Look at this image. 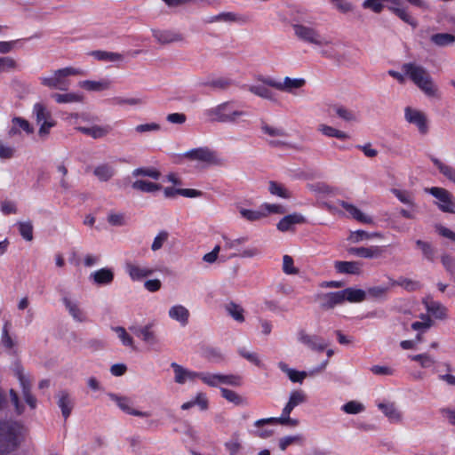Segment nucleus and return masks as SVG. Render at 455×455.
Returning a JSON list of instances; mask_svg holds the SVG:
<instances>
[{
  "label": "nucleus",
  "mask_w": 455,
  "mask_h": 455,
  "mask_svg": "<svg viewBox=\"0 0 455 455\" xmlns=\"http://www.w3.org/2000/svg\"><path fill=\"white\" fill-rule=\"evenodd\" d=\"M152 324L148 323L145 326H132L130 330L139 338H140L146 344L154 347L158 344V338L156 332L152 330Z\"/></svg>",
  "instance_id": "nucleus-15"
},
{
  "label": "nucleus",
  "mask_w": 455,
  "mask_h": 455,
  "mask_svg": "<svg viewBox=\"0 0 455 455\" xmlns=\"http://www.w3.org/2000/svg\"><path fill=\"white\" fill-rule=\"evenodd\" d=\"M339 204L342 206L348 213L349 215L356 220L357 221L364 224H372L373 220L371 216L366 215L363 212H361L356 206L354 204H351L349 203H347L345 201H339Z\"/></svg>",
  "instance_id": "nucleus-27"
},
{
  "label": "nucleus",
  "mask_w": 455,
  "mask_h": 455,
  "mask_svg": "<svg viewBox=\"0 0 455 455\" xmlns=\"http://www.w3.org/2000/svg\"><path fill=\"white\" fill-rule=\"evenodd\" d=\"M298 340L312 350L322 352L327 347V343L319 336L309 335L301 330L298 332Z\"/></svg>",
  "instance_id": "nucleus-14"
},
{
  "label": "nucleus",
  "mask_w": 455,
  "mask_h": 455,
  "mask_svg": "<svg viewBox=\"0 0 455 455\" xmlns=\"http://www.w3.org/2000/svg\"><path fill=\"white\" fill-rule=\"evenodd\" d=\"M200 380L212 387H217L221 385L239 387L242 384V379L238 375L212 373L207 371H201Z\"/></svg>",
  "instance_id": "nucleus-8"
},
{
  "label": "nucleus",
  "mask_w": 455,
  "mask_h": 455,
  "mask_svg": "<svg viewBox=\"0 0 455 455\" xmlns=\"http://www.w3.org/2000/svg\"><path fill=\"white\" fill-rule=\"evenodd\" d=\"M390 286L399 285L409 291H414L420 288V283L418 281L409 278L401 277L398 280L388 278Z\"/></svg>",
  "instance_id": "nucleus-48"
},
{
  "label": "nucleus",
  "mask_w": 455,
  "mask_h": 455,
  "mask_svg": "<svg viewBox=\"0 0 455 455\" xmlns=\"http://www.w3.org/2000/svg\"><path fill=\"white\" fill-rule=\"evenodd\" d=\"M341 291L329 292L322 297L321 307L323 309H331L344 302Z\"/></svg>",
  "instance_id": "nucleus-36"
},
{
  "label": "nucleus",
  "mask_w": 455,
  "mask_h": 455,
  "mask_svg": "<svg viewBox=\"0 0 455 455\" xmlns=\"http://www.w3.org/2000/svg\"><path fill=\"white\" fill-rule=\"evenodd\" d=\"M411 361L418 362L422 368H430L435 363V360L427 353L409 355Z\"/></svg>",
  "instance_id": "nucleus-54"
},
{
  "label": "nucleus",
  "mask_w": 455,
  "mask_h": 455,
  "mask_svg": "<svg viewBox=\"0 0 455 455\" xmlns=\"http://www.w3.org/2000/svg\"><path fill=\"white\" fill-rule=\"evenodd\" d=\"M57 404L61 410V414L67 419L74 407V402L70 394L66 390H60L57 394Z\"/></svg>",
  "instance_id": "nucleus-21"
},
{
  "label": "nucleus",
  "mask_w": 455,
  "mask_h": 455,
  "mask_svg": "<svg viewBox=\"0 0 455 455\" xmlns=\"http://www.w3.org/2000/svg\"><path fill=\"white\" fill-rule=\"evenodd\" d=\"M96 60L107 62H119L124 60V56L118 52L107 51H93L92 53Z\"/></svg>",
  "instance_id": "nucleus-45"
},
{
  "label": "nucleus",
  "mask_w": 455,
  "mask_h": 455,
  "mask_svg": "<svg viewBox=\"0 0 455 455\" xmlns=\"http://www.w3.org/2000/svg\"><path fill=\"white\" fill-rule=\"evenodd\" d=\"M124 268L129 277L134 282L141 281L155 273L154 268L148 265L136 261H126Z\"/></svg>",
  "instance_id": "nucleus-12"
},
{
  "label": "nucleus",
  "mask_w": 455,
  "mask_h": 455,
  "mask_svg": "<svg viewBox=\"0 0 455 455\" xmlns=\"http://www.w3.org/2000/svg\"><path fill=\"white\" fill-rule=\"evenodd\" d=\"M305 222V218L300 213H291L284 216L277 223V229L281 232H287L294 229L297 224Z\"/></svg>",
  "instance_id": "nucleus-22"
},
{
  "label": "nucleus",
  "mask_w": 455,
  "mask_h": 455,
  "mask_svg": "<svg viewBox=\"0 0 455 455\" xmlns=\"http://www.w3.org/2000/svg\"><path fill=\"white\" fill-rule=\"evenodd\" d=\"M52 99L57 103H76V102H83L84 96L77 92H68V93H53L52 95Z\"/></svg>",
  "instance_id": "nucleus-41"
},
{
  "label": "nucleus",
  "mask_w": 455,
  "mask_h": 455,
  "mask_svg": "<svg viewBox=\"0 0 455 455\" xmlns=\"http://www.w3.org/2000/svg\"><path fill=\"white\" fill-rule=\"evenodd\" d=\"M16 375L20 381V385L22 389V395L26 401V403L29 405L31 409H35L36 406V399L33 396L30 392V381L28 376L25 375L23 370L18 369L16 371Z\"/></svg>",
  "instance_id": "nucleus-19"
},
{
  "label": "nucleus",
  "mask_w": 455,
  "mask_h": 455,
  "mask_svg": "<svg viewBox=\"0 0 455 455\" xmlns=\"http://www.w3.org/2000/svg\"><path fill=\"white\" fill-rule=\"evenodd\" d=\"M259 80L269 87L291 94H296V91L306 84L304 78H291L289 76H285L282 81L271 77H261Z\"/></svg>",
  "instance_id": "nucleus-9"
},
{
  "label": "nucleus",
  "mask_w": 455,
  "mask_h": 455,
  "mask_svg": "<svg viewBox=\"0 0 455 455\" xmlns=\"http://www.w3.org/2000/svg\"><path fill=\"white\" fill-rule=\"evenodd\" d=\"M84 72L80 68L66 67L54 70L48 76L40 77L41 84L50 89H58L65 91L69 86V81L67 79L70 76H83Z\"/></svg>",
  "instance_id": "nucleus-6"
},
{
  "label": "nucleus",
  "mask_w": 455,
  "mask_h": 455,
  "mask_svg": "<svg viewBox=\"0 0 455 455\" xmlns=\"http://www.w3.org/2000/svg\"><path fill=\"white\" fill-rule=\"evenodd\" d=\"M11 323L6 322L2 330L1 345L4 347L7 353L14 355L17 353V342L9 334Z\"/></svg>",
  "instance_id": "nucleus-31"
},
{
  "label": "nucleus",
  "mask_w": 455,
  "mask_h": 455,
  "mask_svg": "<svg viewBox=\"0 0 455 455\" xmlns=\"http://www.w3.org/2000/svg\"><path fill=\"white\" fill-rule=\"evenodd\" d=\"M268 190L270 194L282 198L288 199L291 197V192H289L282 184L274 180L268 182Z\"/></svg>",
  "instance_id": "nucleus-53"
},
{
  "label": "nucleus",
  "mask_w": 455,
  "mask_h": 455,
  "mask_svg": "<svg viewBox=\"0 0 455 455\" xmlns=\"http://www.w3.org/2000/svg\"><path fill=\"white\" fill-rule=\"evenodd\" d=\"M112 401L116 402L117 406L124 412L137 417H148L150 413L148 411H140L132 408V403L130 398L125 396H119L114 394L109 395Z\"/></svg>",
  "instance_id": "nucleus-18"
},
{
  "label": "nucleus",
  "mask_w": 455,
  "mask_h": 455,
  "mask_svg": "<svg viewBox=\"0 0 455 455\" xmlns=\"http://www.w3.org/2000/svg\"><path fill=\"white\" fill-rule=\"evenodd\" d=\"M111 102L115 106H140L145 103L144 99L140 97L125 98L122 96H116L111 99Z\"/></svg>",
  "instance_id": "nucleus-50"
},
{
  "label": "nucleus",
  "mask_w": 455,
  "mask_h": 455,
  "mask_svg": "<svg viewBox=\"0 0 455 455\" xmlns=\"http://www.w3.org/2000/svg\"><path fill=\"white\" fill-rule=\"evenodd\" d=\"M108 222L111 226L121 227L126 224V217L123 212H111L108 215Z\"/></svg>",
  "instance_id": "nucleus-63"
},
{
  "label": "nucleus",
  "mask_w": 455,
  "mask_h": 455,
  "mask_svg": "<svg viewBox=\"0 0 455 455\" xmlns=\"http://www.w3.org/2000/svg\"><path fill=\"white\" fill-rule=\"evenodd\" d=\"M373 237H382L380 233H367L363 230H357L355 232H352L348 237V240L352 243H359L363 240H368Z\"/></svg>",
  "instance_id": "nucleus-57"
},
{
  "label": "nucleus",
  "mask_w": 455,
  "mask_h": 455,
  "mask_svg": "<svg viewBox=\"0 0 455 455\" xmlns=\"http://www.w3.org/2000/svg\"><path fill=\"white\" fill-rule=\"evenodd\" d=\"M205 115L214 122L237 124L248 116L244 111L236 109L232 102H224L206 110Z\"/></svg>",
  "instance_id": "nucleus-3"
},
{
  "label": "nucleus",
  "mask_w": 455,
  "mask_h": 455,
  "mask_svg": "<svg viewBox=\"0 0 455 455\" xmlns=\"http://www.w3.org/2000/svg\"><path fill=\"white\" fill-rule=\"evenodd\" d=\"M171 367L174 371V380L178 384H184L187 381H194L196 379H200L201 372L199 371L188 370L176 363H172Z\"/></svg>",
  "instance_id": "nucleus-17"
},
{
  "label": "nucleus",
  "mask_w": 455,
  "mask_h": 455,
  "mask_svg": "<svg viewBox=\"0 0 455 455\" xmlns=\"http://www.w3.org/2000/svg\"><path fill=\"white\" fill-rule=\"evenodd\" d=\"M260 128L264 134L270 137L267 142L271 147L291 148V145L284 140L287 137V133L283 128L272 126L264 122L261 124Z\"/></svg>",
  "instance_id": "nucleus-11"
},
{
  "label": "nucleus",
  "mask_w": 455,
  "mask_h": 455,
  "mask_svg": "<svg viewBox=\"0 0 455 455\" xmlns=\"http://www.w3.org/2000/svg\"><path fill=\"white\" fill-rule=\"evenodd\" d=\"M222 239L224 241V249L225 250H235L239 251V248L248 241L246 236H241L239 238L231 239L227 235H223Z\"/></svg>",
  "instance_id": "nucleus-55"
},
{
  "label": "nucleus",
  "mask_w": 455,
  "mask_h": 455,
  "mask_svg": "<svg viewBox=\"0 0 455 455\" xmlns=\"http://www.w3.org/2000/svg\"><path fill=\"white\" fill-rule=\"evenodd\" d=\"M76 129L83 134L88 135L95 140L104 138L111 132L109 125H93L91 127L79 126Z\"/></svg>",
  "instance_id": "nucleus-30"
},
{
  "label": "nucleus",
  "mask_w": 455,
  "mask_h": 455,
  "mask_svg": "<svg viewBox=\"0 0 455 455\" xmlns=\"http://www.w3.org/2000/svg\"><path fill=\"white\" fill-rule=\"evenodd\" d=\"M241 216L249 221H257L265 218L267 213L261 211H253L249 209L241 208L239 210Z\"/></svg>",
  "instance_id": "nucleus-59"
},
{
  "label": "nucleus",
  "mask_w": 455,
  "mask_h": 455,
  "mask_svg": "<svg viewBox=\"0 0 455 455\" xmlns=\"http://www.w3.org/2000/svg\"><path fill=\"white\" fill-rule=\"evenodd\" d=\"M387 4L388 10L397 16L403 22L409 24L412 28L418 26L417 20L410 14L408 6L403 5V0H382ZM411 6L416 7L423 12L430 9V4L427 0H404Z\"/></svg>",
  "instance_id": "nucleus-2"
},
{
  "label": "nucleus",
  "mask_w": 455,
  "mask_h": 455,
  "mask_svg": "<svg viewBox=\"0 0 455 455\" xmlns=\"http://www.w3.org/2000/svg\"><path fill=\"white\" fill-rule=\"evenodd\" d=\"M112 330L117 334L118 339L124 346L134 347V341L132 337L126 331L124 327H113Z\"/></svg>",
  "instance_id": "nucleus-56"
},
{
  "label": "nucleus",
  "mask_w": 455,
  "mask_h": 455,
  "mask_svg": "<svg viewBox=\"0 0 455 455\" xmlns=\"http://www.w3.org/2000/svg\"><path fill=\"white\" fill-rule=\"evenodd\" d=\"M291 27L295 36L302 42L317 46H323L329 44L321 36L319 31L312 26L304 23H294Z\"/></svg>",
  "instance_id": "nucleus-7"
},
{
  "label": "nucleus",
  "mask_w": 455,
  "mask_h": 455,
  "mask_svg": "<svg viewBox=\"0 0 455 455\" xmlns=\"http://www.w3.org/2000/svg\"><path fill=\"white\" fill-rule=\"evenodd\" d=\"M392 193L403 204H409L411 207L415 206L413 196L409 191L394 188L392 189Z\"/></svg>",
  "instance_id": "nucleus-61"
},
{
  "label": "nucleus",
  "mask_w": 455,
  "mask_h": 455,
  "mask_svg": "<svg viewBox=\"0 0 455 455\" xmlns=\"http://www.w3.org/2000/svg\"><path fill=\"white\" fill-rule=\"evenodd\" d=\"M21 430V426L17 422H0V451L3 454H7L18 447Z\"/></svg>",
  "instance_id": "nucleus-4"
},
{
  "label": "nucleus",
  "mask_w": 455,
  "mask_h": 455,
  "mask_svg": "<svg viewBox=\"0 0 455 455\" xmlns=\"http://www.w3.org/2000/svg\"><path fill=\"white\" fill-rule=\"evenodd\" d=\"M402 69L427 97H438V87L426 68L415 62H408L403 65Z\"/></svg>",
  "instance_id": "nucleus-1"
},
{
  "label": "nucleus",
  "mask_w": 455,
  "mask_h": 455,
  "mask_svg": "<svg viewBox=\"0 0 455 455\" xmlns=\"http://www.w3.org/2000/svg\"><path fill=\"white\" fill-rule=\"evenodd\" d=\"M99 180L106 182L115 175V169L108 164H100L93 171Z\"/></svg>",
  "instance_id": "nucleus-46"
},
{
  "label": "nucleus",
  "mask_w": 455,
  "mask_h": 455,
  "mask_svg": "<svg viewBox=\"0 0 455 455\" xmlns=\"http://www.w3.org/2000/svg\"><path fill=\"white\" fill-rule=\"evenodd\" d=\"M134 178L148 177L152 180H158L161 177V172L155 167H139L132 172Z\"/></svg>",
  "instance_id": "nucleus-47"
},
{
  "label": "nucleus",
  "mask_w": 455,
  "mask_h": 455,
  "mask_svg": "<svg viewBox=\"0 0 455 455\" xmlns=\"http://www.w3.org/2000/svg\"><path fill=\"white\" fill-rule=\"evenodd\" d=\"M404 118L407 123L414 124L421 134L427 132V118L424 112L411 107H406L404 108Z\"/></svg>",
  "instance_id": "nucleus-13"
},
{
  "label": "nucleus",
  "mask_w": 455,
  "mask_h": 455,
  "mask_svg": "<svg viewBox=\"0 0 455 455\" xmlns=\"http://www.w3.org/2000/svg\"><path fill=\"white\" fill-rule=\"evenodd\" d=\"M182 156L191 162H196L204 167L222 166L225 160L217 151L208 147H199L186 151Z\"/></svg>",
  "instance_id": "nucleus-5"
},
{
  "label": "nucleus",
  "mask_w": 455,
  "mask_h": 455,
  "mask_svg": "<svg viewBox=\"0 0 455 455\" xmlns=\"http://www.w3.org/2000/svg\"><path fill=\"white\" fill-rule=\"evenodd\" d=\"M290 414L291 413L285 414L283 411L282 416L279 418H267V419H258L254 422V426L258 428L261 427L262 426H264L266 424H272V423H279L281 425H290L292 427L298 426L299 420L297 419L290 418Z\"/></svg>",
  "instance_id": "nucleus-25"
},
{
  "label": "nucleus",
  "mask_w": 455,
  "mask_h": 455,
  "mask_svg": "<svg viewBox=\"0 0 455 455\" xmlns=\"http://www.w3.org/2000/svg\"><path fill=\"white\" fill-rule=\"evenodd\" d=\"M344 301L362 302L366 299V291L361 289L346 288L341 290Z\"/></svg>",
  "instance_id": "nucleus-38"
},
{
  "label": "nucleus",
  "mask_w": 455,
  "mask_h": 455,
  "mask_svg": "<svg viewBox=\"0 0 455 455\" xmlns=\"http://www.w3.org/2000/svg\"><path fill=\"white\" fill-rule=\"evenodd\" d=\"M303 441L304 438L300 435L284 436L279 440V448L285 451L288 446L295 443L300 444Z\"/></svg>",
  "instance_id": "nucleus-60"
},
{
  "label": "nucleus",
  "mask_w": 455,
  "mask_h": 455,
  "mask_svg": "<svg viewBox=\"0 0 455 455\" xmlns=\"http://www.w3.org/2000/svg\"><path fill=\"white\" fill-rule=\"evenodd\" d=\"M430 41L436 46L445 47L455 43V36L449 33H436L430 36Z\"/></svg>",
  "instance_id": "nucleus-42"
},
{
  "label": "nucleus",
  "mask_w": 455,
  "mask_h": 455,
  "mask_svg": "<svg viewBox=\"0 0 455 455\" xmlns=\"http://www.w3.org/2000/svg\"><path fill=\"white\" fill-rule=\"evenodd\" d=\"M277 365L278 368L283 373H285L289 379L293 383L301 384L307 376V373L306 371H299L295 369L290 368L288 364L284 362H279Z\"/></svg>",
  "instance_id": "nucleus-35"
},
{
  "label": "nucleus",
  "mask_w": 455,
  "mask_h": 455,
  "mask_svg": "<svg viewBox=\"0 0 455 455\" xmlns=\"http://www.w3.org/2000/svg\"><path fill=\"white\" fill-rule=\"evenodd\" d=\"M423 304L428 314L439 320H445L448 317V309L439 301L433 300L427 297L423 299Z\"/></svg>",
  "instance_id": "nucleus-20"
},
{
  "label": "nucleus",
  "mask_w": 455,
  "mask_h": 455,
  "mask_svg": "<svg viewBox=\"0 0 455 455\" xmlns=\"http://www.w3.org/2000/svg\"><path fill=\"white\" fill-rule=\"evenodd\" d=\"M341 410L347 414H358L365 410V406L358 401H349L342 405Z\"/></svg>",
  "instance_id": "nucleus-58"
},
{
  "label": "nucleus",
  "mask_w": 455,
  "mask_h": 455,
  "mask_svg": "<svg viewBox=\"0 0 455 455\" xmlns=\"http://www.w3.org/2000/svg\"><path fill=\"white\" fill-rule=\"evenodd\" d=\"M225 309L227 313L236 322L243 323L244 322V316H243V307L235 304L234 302H229L225 305Z\"/></svg>",
  "instance_id": "nucleus-51"
},
{
  "label": "nucleus",
  "mask_w": 455,
  "mask_h": 455,
  "mask_svg": "<svg viewBox=\"0 0 455 455\" xmlns=\"http://www.w3.org/2000/svg\"><path fill=\"white\" fill-rule=\"evenodd\" d=\"M383 251L384 250L380 246L353 247L348 249L350 254L364 259L379 258L382 255Z\"/></svg>",
  "instance_id": "nucleus-23"
},
{
  "label": "nucleus",
  "mask_w": 455,
  "mask_h": 455,
  "mask_svg": "<svg viewBox=\"0 0 455 455\" xmlns=\"http://www.w3.org/2000/svg\"><path fill=\"white\" fill-rule=\"evenodd\" d=\"M334 267L341 274L360 275L362 272V263L358 261H336Z\"/></svg>",
  "instance_id": "nucleus-32"
},
{
  "label": "nucleus",
  "mask_w": 455,
  "mask_h": 455,
  "mask_svg": "<svg viewBox=\"0 0 455 455\" xmlns=\"http://www.w3.org/2000/svg\"><path fill=\"white\" fill-rule=\"evenodd\" d=\"M194 406H198V408L201 411L208 410L209 401H208L207 395L203 392L197 393L194 399L184 403L181 405V409L186 411V410H189L190 408H192Z\"/></svg>",
  "instance_id": "nucleus-37"
},
{
  "label": "nucleus",
  "mask_w": 455,
  "mask_h": 455,
  "mask_svg": "<svg viewBox=\"0 0 455 455\" xmlns=\"http://www.w3.org/2000/svg\"><path fill=\"white\" fill-rule=\"evenodd\" d=\"M424 191L433 196L437 200L435 204L442 212L448 213L455 212L454 197L447 189L439 187H432L426 188Z\"/></svg>",
  "instance_id": "nucleus-10"
},
{
  "label": "nucleus",
  "mask_w": 455,
  "mask_h": 455,
  "mask_svg": "<svg viewBox=\"0 0 455 455\" xmlns=\"http://www.w3.org/2000/svg\"><path fill=\"white\" fill-rule=\"evenodd\" d=\"M90 279L98 285L110 284L114 280V273L110 268H100L90 275Z\"/></svg>",
  "instance_id": "nucleus-33"
},
{
  "label": "nucleus",
  "mask_w": 455,
  "mask_h": 455,
  "mask_svg": "<svg viewBox=\"0 0 455 455\" xmlns=\"http://www.w3.org/2000/svg\"><path fill=\"white\" fill-rule=\"evenodd\" d=\"M220 393L223 398L235 405L243 403V398L233 390L225 387H220Z\"/></svg>",
  "instance_id": "nucleus-62"
},
{
  "label": "nucleus",
  "mask_w": 455,
  "mask_h": 455,
  "mask_svg": "<svg viewBox=\"0 0 455 455\" xmlns=\"http://www.w3.org/2000/svg\"><path fill=\"white\" fill-rule=\"evenodd\" d=\"M251 84L248 86V91L252 94L259 96L262 99L268 100H275V95L272 91H270L265 84Z\"/></svg>",
  "instance_id": "nucleus-43"
},
{
  "label": "nucleus",
  "mask_w": 455,
  "mask_h": 455,
  "mask_svg": "<svg viewBox=\"0 0 455 455\" xmlns=\"http://www.w3.org/2000/svg\"><path fill=\"white\" fill-rule=\"evenodd\" d=\"M392 286L388 283L387 286L379 285V286H372L369 287L366 291V295L374 299H384L387 297V294L389 289Z\"/></svg>",
  "instance_id": "nucleus-52"
},
{
  "label": "nucleus",
  "mask_w": 455,
  "mask_h": 455,
  "mask_svg": "<svg viewBox=\"0 0 455 455\" xmlns=\"http://www.w3.org/2000/svg\"><path fill=\"white\" fill-rule=\"evenodd\" d=\"M307 401V395L306 393L301 389H296L290 393L289 400L285 406L283 407V412L285 414L291 413L292 410Z\"/></svg>",
  "instance_id": "nucleus-29"
},
{
  "label": "nucleus",
  "mask_w": 455,
  "mask_h": 455,
  "mask_svg": "<svg viewBox=\"0 0 455 455\" xmlns=\"http://www.w3.org/2000/svg\"><path fill=\"white\" fill-rule=\"evenodd\" d=\"M62 303L68 310L70 316L78 323H84L87 320L84 311L82 309L80 303L68 297L62 298Z\"/></svg>",
  "instance_id": "nucleus-16"
},
{
  "label": "nucleus",
  "mask_w": 455,
  "mask_h": 455,
  "mask_svg": "<svg viewBox=\"0 0 455 455\" xmlns=\"http://www.w3.org/2000/svg\"><path fill=\"white\" fill-rule=\"evenodd\" d=\"M33 114L36 117V124H41L53 118L52 113L42 103H36L34 105Z\"/></svg>",
  "instance_id": "nucleus-49"
},
{
  "label": "nucleus",
  "mask_w": 455,
  "mask_h": 455,
  "mask_svg": "<svg viewBox=\"0 0 455 455\" xmlns=\"http://www.w3.org/2000/svg\"><path fill=\"white\" fill-rule=\"evenodd\" d=\"M168 315L171 319L177 321L181 326H186L188 323L189 311L182 305H174L170 307Z\"/></svg>",
  "instance_id": "nucleus-28"
},
{
  "label": "nucleus",
  "mask_w": 455,
  "mask_h": 455,
  "mask_svg": "<svg viewBox=\"0 0 455 455\" xmlns=\"http://www.w3.org/2000/svg\"><path fill=\"white\" fill-rule=\"evenodd\" d=\"M317 130L326 137L337 138L339 140H347L349 138V135L347 132L338 130L327 124H319Z\"/></svg>",
  "instance_id": "nucleus-44"
},
{
  "label": "nucleus",
  "mask_w": 455,
  "mask_h": 455,
  "mask_svg": "<svg viewBox=\"0 0 455 455\" xmlns=\"http://www.w3.org/2000/svg\"><path fill=\"white\" fill-rule=\"evenodd\" d=\"M79 87L88 92H103L111 88L112 83L108 79H101L99 81L84 80L78 83Z\"/></svg>",
  "instance_id": "nucleus-26"
},
{
  "label": "nucleus",
  "mask_w": 455,
  "mask_h": 455,
  "mask_svg": "<svg viewBox=\"0 0 455 455\" xmlns=\"http://www.w3.org/2000/svg\"><path fill=\"white\" fill-rule=\"evenodd\" d=\"M378 408L385 414L386 417L393 423H399L403 419L401 411L397 410L393 403H379Z\"/></svg>",
  "instance_id": "nucleus-34"
},
{
  "label": "nucleus",
  "mask_w": 455,
  "mask_h": 455,
  "mask_svg": "<svg viewBox=\"0 0 455 455\" xmlns=\"http://www.w3.org/2000/svg\"><path fill=\"white\" fill-rule=\"evenodd\" d=\"M132 188L134 190L144 193H154L160 190L162 188V186L157 183H154L145 180H136L135 181L132 182Z\"/></svg>",
  "instance_id": "nucleus-39"
},
{
  "label": "nucleus",
  "mask_w": 455,
  "mask_h": 455,
  "mask_svg": "<svg viewBox=\"0 0 455 455\" xmlns=\"http://www.w3.org/2000/svg\"><path fill=\"white\" fill-rule=\"evenodd\" d=\"M152 35L156 42L161 44H167L183 40L180 34L172 30L152 29Z\"/></svg>",
  "instance_id": "nucleus-24"
},
{
  "label": "nucleus",
  "mask_w": 455,
  "mask_h": 455,
  "mask_svg": "<svg viewBox=\"0 0 455 455\" xmlns=\"http://www.w3.org/2000/svg\"><path fill=\"white\" fill-rule=\"evenodd\" d=\"M238 437V434H234L233 438L225 443V447L229 451L230 455H236L242 449V444Z\"/></svg>",
  "instance_id": "nucleus-64"
},
{
  "label": "nucleus",
  "mask_w": 455,
  "mask_h": 455,
  "mask_svg": "<svg viewBox=\"0 0 455 455\" xmlns=\"http://www.w3.org/2000/svg\"><path fill=\"white\" fill-rule=\"evenodd\" d=\"M431 161L435 164V166L438 169L440 173H442L446 179L455 183V168L451 165H449L436 157H432Z\"/></svg>",
  "instance_id": "nucleus-40"
}]
</instances>
